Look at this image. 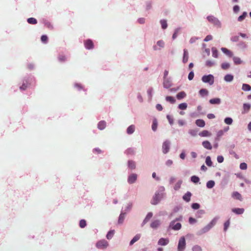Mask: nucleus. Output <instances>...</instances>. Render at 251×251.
<instances>
[{"label":"nucleus","mask_w":251,"mask_h":251,"mask_svg":"<svg viewBox=\"0 0 251 251\" xmlns=\"http://www.w3.org/2000/svg\"><path fill=\"white\" fill-rule=\"evenodd\" d=\"M205 163L206 165L209 166L211 167L212 165V162L211 160V158L210 156H207L205 160Z\"/></svg>","instance_id":"obj_34"},{"label":"nucleus","mask_w":251,"mask_h":251,"mask_svg":"<svg viewBox=\"0 0 251 251\" xmlns=\"http://www.w3.org/2000/svg\"><path fill=\"white\" fill-rule=\"evenodd\" d=\"M182 181L181 180H178L174 186V189L176 191L178 190L181 187Z\"/></svg>","instance_id":"obj_30"},{"label":"nucleus","mask_w":251,"mask_h":251,"mask_svg":"<svg viewBox=\"0 0 251 251\" xmlns=\"http://www.w3.org/2000/svg\"><path fill=\"white\" fill-rule=\"evenodd\" d=\"M162 150L164 153H167L170 150V142L168 141H165L162 146Z\"/></svg>","instance_id":"obj_8"},{"label":"nucleus","mask_w":251,"mask_h":251,"mask_svg":"<svg viewBox=\"0 0 251 251\" xmlns=\"http://www.w3.org/2000/svg\"><path fill=\"white\" fill-rule=\"evenodd\" d=\"M48 39V37L45 35H42L41 38L42 42L44 43H46L47 42Z\"/></svg>","instance_id":"obj_57"},{"label":"nucleus","mask_w":251,"mask_h":251,"mask_svg":"<svg viewBox=\"0 0 251 251\" xmlns=\"http://www.w3.org/2000/svg\"><path fill=\"white\" fill-rule=\"evenodd\" d=\"M169 239L168 238H160L158 241V244L161 246H165L169 244Z\"/></svg>","instance_id":"obj_11"},{"label":"nucleus","mask_w":251,"mask_h":251,"mask_svg":"<svg viewBox=\"0 0 251 251\" xmlns=\"http://www.w3.org/2000/svg\"><path fill=\"white\" fill-rule=\"evenodd\" d=\"M192 250L193 251H201L202 249L200 246L198 245H196L193 247Z\"/></svg>","instance_id":"obj_51"},{"label":"nucleus","mask_w":251,"mask_h":251,"mask_svg":"<svg viewBox=\"0 0 251 251\" xmlns=\"http://www.w3.org/2000/svg\"><path fill=\"white\" fill-rule=\"evenodd\" d=\"M84 45L88 50L93 49L94 48V43L91 39H87L84 41Z\"/></svg>","instance_id":"obj_6"},{"label":"nucleus","mask_w":251,"mask_h":251,"mask_svg":"<svg viewBox=\"0 0 251 251\" xmlns=\"http://www.w3.org/2000/svg\"><path fill=\"white\" fill-rule=\"evenodd\" d=\"M125 217V213H121L120 215V216H119V218L118 223L119 224L123 223V221L124 220Z\"/></svg>","instance_id":"obj_40"},{"label":"nucleus","mask_w":251,"mask_h":251,"mask_svg":"<svg viewBox=\"0 0 251 251\" xmlns=\"http://www.w3.org/2000/svg\"><path fill=\"white\" fill-rule=\"evenodd\" d=\"M135 131V126L134 125H131L128 126L127 128L126 132L128 134H132Z\"/></svg>","instance_id":"obj_26"},{"label":"nucleus","mask_w":251,"mask_h":251,"mask_svg":"<svg viewBox=\"0 0 251 251\" xmlns=\"http://www.w3.org/2000/svg\"><path fill=\"white\" fill-rule=\"evenodd\" d=\"M186 247V241L184 237H180L177 246V251H184Z\"/></svg>","instance_id":"obj_2"},{"label":"nucleus","mask_w":251,"mask_h":251,"mask_svg":"<svg viewBox=\"0 0 251 251\" xmlns=\"http://www.w3.org/2000/svg\"><path fill=\"white\" fill-rule=\"evenodd\" d=\"M196 124L197 126L203 127L205 126V122L202 119H198L196 121Z\"/></svg>","instance_id":"obj_20"},{"label":"nucleus","mask_w":251,"mask_h":251,"mask_svg":"<svg viewBox=\"0 0 251 251\" xmlns=\"http://www.w3.org/2000/svg\"><path fill=\"white\" fill-rule=\"evenodd\" d=\"M27 22L30 24H36L37 23V21L36 19L34 18H29L27 19Z\"/></svg>","instance_id":"obj_38"},{"label":"nucleus","mask_w":251,"mask_h":251,"mask_svg":"<svg viewBox=\"0 0 251 251\" xmlns=\"http://www.w3.org/2000/svg\"><path fill=\"white\" fill-rule=\"evenodd\" d=\"M221 50L229 57H231L232 56V53L231 51L226 48H222Z\"/></svg>","instance_id":"obj_24"},{"label":"nucleus","mask_w":251,"mask_h":251,"mask_svg":"<svg viewBox=\"0 0 251 251\" xmlns=\"http://www.w3.org/2000/svg\"><path fill=\"white\" fill-rule=\"evenodd\" d=\"M199 93L201 96H203L208 94V91L206 89H202L200 90V91H199Z\"/></svg>","instance_id":"obj_49"},{"label":"nucleus","mask_w":251,"mask_h":251,"mask_svg":"<svg viewBox=\"0 0 251 251\" xmlns=\"http://www.w3.org/2000/svg\"><path fill=\"white\" fill-rule=\"evenodd\" d=\"M157 122L155 121H154L153 122L152 125V129L153 131H155L157 129Z\"/></svg>","instance_id":"obj_54"},{"label":"nucleus","mask_w":251,"mask_h":251,"mask_svg":"<svg viewBox=\"0 0 251 251\" xmlns=\"http://www.w3.org/2000/svg\"><path fill=\"white\" fill-rule=\"evenodd\" d=\"M137 175L132 174L128 176V182L130 184L133 183L137 179Z\"/></svg>","instance_id":"obj_12"},{"label":"nucleus","mask_w":251,"mask_h":251,"mask_svg":"<svg viewBox=\"0 0 251 251\" xmlns=\"http://www.w3.org/2000/svg\"><path fill=\"white\" fill-rule=\"evenodd\" d=\"M202 145L205 149L207 150H211L212 148L211 143L208 141H203L202 143Z\"/></svg>","instance_id":"obj_13"},{"label":"nucleus","mask_w":251,"mask_h":251,"mask_svg":"<svg viewBox=\"0 0 251 251\" xmlns=\"http://www.w3.org/2000/svg\"><path fill=\"white\" fill-rule=\"evenodd\" d=\"M58 58L59 61L61 62L65 61L66 59V57L63 55H59L58 57Z\"/></svg>","instance_id":"obj_52"},{"label":"nucleus","mask_w":251,"mask_h":251,"mask_svg":"<svg viewBox=\"0 0 251 251\" xmlns=\"http://www.w3.org/2000/svg\"><path fill=\"white\" fill-rule=\"evenodd\" d=\"M247 13L246 12H244L242 15L240 16L238 18V21H239V22H241L243 20L245 19V18H246V17L247 16Z\"/></svg>","instance_id":"obj_45"},{"label":"nucleus","mask_w":251,"mask_h":251,"mask_svg":"<svg viewBox=\"0 0 251 251\" xmlns=\"http://www.w3.org/2000/svg\"><path fill=\"white\" fill-rule=\"evenodd\" d=\"M206 64L207 66L211 67L214 64V63L211 61L208 60L206 62Z\"/></svg>","instance_id":"obj_63"},{"label":"nucleus","mask_w":251,"mask_h":251,"mask_svg":"<svg viewBox=\"0 0 251 251\" xmlns=\"http://www.w3.org/2000/svg\"><path fill=\"white\" fill-rule=\"evenodd\" d=\"M128 166L129 168L131 169H134L136 167V165L135 162L130 160L128 162Z\"/></svg>","instance_id":"obj_32"},{"label":"nucleus","mask_w":251,"mask_h":251,"mask_svg":"<svg viewBox=\"0 0 251 251\" xmlns=\"http://www.w3.org/2000/svg\"><path fill=\"white\" fill-rule=\"evenodd\" d=\"M186 93L182 91V92H179L177 94L176 98L177 99L180 100V99H182L184 98V97H186Z\"/></svg>","instance_id":"obj_28"},{"label":"nucleus","mask_w":251,"mask_h":251,"mask_svg":"<svg viewBox=\"0 0 251 251\" xmlns=\"http://www.w3.org/2000/svg\"><path fill=\"white\" fill-rule=\"evenodd\" d=\"M163 86L166 88H169L172 86L171 82L168 79H164Z\"/></svg>","instance_id":"obj_21"},{"label":"nucleus","mask_w":251,"mask_h":251,"mask_svg":"<svg viewBox=\"0 0 251 251\" xmlns=\"http://www.w3.org/2000/svg\"><path fill=\"white\" fill-rule=\"evenodd\" d=\"M215 182L213 180H209L206 183V186L208 188H212L214 187Z\"/></svg>","instance_id":"obj_35"},{"label":"nucleus","mask_w":251,"mask_h":251,"mask_svg":"<svg viewBox=\"0 0 251 251\" xmlns=\"http://www.w3.org/2000/svg\"><path fill=\"white\" fill-rule=\"evenodd\" d=\"M211 135V133L206 130H204L199 133V135L201 137H208Z\"/></svg>","instance_id":"obj_22"},{"label":"nucleus","mask_w":251,"mask_h":251,"mask_svg":"<svg viewBox=\"0 0 251 251\" xmlns=\"http://www.w3.org/2000/svg\"><path fill=\"white\" fill-rule=\"evenodd\" d=\"M170 227H171L174 230H179L181 227V225L179 223H176V221H172L170 224Z\"/></svg>","instance_id":"obj_7"},{"label":"nucleus","mask_w":251,"mask_h":251,"mask_svg":"<svg viewBox=\"0 0 251 251\" xmlns=\"http://www.w3.org/2000/svg\"><path fill=\"white\" fill-rule=\"evenodd\" d=\"M218 218H214L207 225L201 229L199 231L200 234H202L208 232L214 226H215L217 222Z\"/></svg>","instance_id":"obj_1"},{"label":"nucleus","mask_w":251,"mask_h":251,"mask_svg":"<svg viewBox=\"0 0 251 251\" xmlns=\"http://www.w3.org/2000/svg\"><path fill=\"white\" fill-rule=\"evenodd\" d=\"M167 118L168 120L169 123L171 125H172L174 123L173 119L169 115L167 116Z\"/></svg>","instance_id":"obj_60"},{"label":"nucleus","mask_w":251,"mask_h":251,"mask_svg":"<svg viewBox=\"0 0 251 251\" xmlns=\"http://www.w3.org/2000/svg\"><path fill=\"white\" fill-rule=\"evenodd\" d=\"M229 224H230V222H229V221L228 220L224 224V230H226L227 228L229 226Z\"/></svg>","instance_id":"obj_59"},{"label":"nucleus","mask_w":251,"mask_h":251,"mask_svg":"<svg viewBox=\"0 0 251 251\" xmlns=\"http://www.w3.org/2000/svg\"><path fill=\"white\" fill-rule=\"evenodd\" d=\"M160 225V221L158 220H154L151 224V227L152 228H157Z\"/></svg>","instance_id":"obj_14"},{"label":"nucleus","mask_w":251,"mask_h":251,"mask_svg":"<svg viewBox=\"0 0 251 251\" xmlns=\"http://www.w3.org/2000/svg\"><path fill=\"white\" fill-rule=\"evenodd\" d=\"M28 82L26 81V82L23 83L22 85L20 87V89L22 90H25L27 87Z\"/></svg>","instance_id":"obj_50"},{"label":"nucleus","mask_w":251,"mask_h":251,"mask_svg":"<svg viewBox=\"0 0 251 251\" xmlns=\"http://www.w3.org/2000/svg\"><path fill=\"white\" fill-rule=\"evenodd\" d=\"M189 55L187 50L186 49L184 50L183 62L185 63L188 60Z\"/></svg>","instance_id":"obj_23"},{"label":"nucleus","mask_w":251,"mask_h":251,"mask_svg":"<svg viewBox=\"0 0 251 251\" xmlns=\"http://www.w3.org/2000/svg\"><path fill=\"white\" fill-rule=\"evenodd\" d=\"M240 168L242 170H246L247 168V165L245 163H242L240 165Z\"/></svg>","instance_id":"obj_53"},{"label":"nucleus","mask_w":251,"mask_h":251,"mask_svg":"<svg viewBox=\"0 0 251 251\" xmlns=\"http://www.w3.org/2000/svg\"><path fill=\"white\" fill-rule=\"evenodd\" d=\"M164 42L163 40H159L157 42L156 45L153 46V49L155 50H160L161 48H164Z\"/></svg>","instance_id":"obj_9"},{"label":"nucleus","mask_w":251,"mask_h":251,"mask_svg":"<svg viewBox=\"0 0 251 251\" xmlns=\"http://www.w3.org/2000/svg\"><path fill=\"white\" fill-rule=\"evenodd\" d=\"M166 100L171 103H174L176 101L175 98L172 96H167L166 97Z\"/></svg>","instance_id":"obj_37"},{"label":"nucleus","mask_w":251,"mask_h":251,"mask_svg":"<svg viewBox=\"0 0 251 251\" xmlns=\"http://www.w3.org/2000/svg\"><path fill=\"white\" fill-rule=\"evenodd\" d=\"M222 68L223 70H227L230 67V64L228 63H223L221 65Z\"/></svg>","instance_id":"obj_46"},{"label":"nucleus","mask_w":251,"mask_h":251,"mask_svg":"<svg viewBox=\"0 0 251 251\" xmlns=\"http://www.w3.org/2000/svg\"><path fill=\"white\" fill-rule=\"evenodd\" d=\"M212 56L215 58H217L218 56V50L214 48H212Z\"/></svg>","instance_id":"obj_44"},{"label":"nucleus","mask_w":251,"mask_h":251,"mask_svg":"<svg viewBox=\"0 0 251 251\" xmlns=\"http://www.w3.org/2000/svg\"><path fill=\"white\" fill-rule=\"evenodd\" d=\"M141 237V234H136L133 239L130 242V245H133L135 242L137 241Z\"/></svg>","instance_id":"obj_25"},{"label":"nucleus","mask_w":251,"mask_h":251,"mask_svg":"<svg viewBox=\"0 0 251 251\" xmlns=\"http://www.w3.org/2000/svg\"><path fill=\"white\" fill-rule=\"evenodd\" d=\"M202 80L205 83H209L210 85H212L214 83V77L212 75H204L202 77Z\"/></svg>","instance_id":"obj_4"},{"label":"nucleus","mask_w":251,"mask_h":251,"mask_svg":"<svg viewBox=\"0 0 251 251\" xmlns=\"http://www.w3.org/2000/svg\"><path fill=\"white\" fill-rule=\"evenodd\" d=\"M114 234V230H110L109 231L107 235H106V237L108 239H110L112 238L113 235Z\"/></svg>","instance_id":"obj_47"},{"label":"nucleus","mask_w":251,"mask_h":251,"mask_svg":"<svg viewBox=\"0 0 251 251\" xmlns=\"http://www.w3.org/2000/svg\"><path fill=\"white\" fill-rule=\"evenodd\" d=\"M86 226V222L84 220H81L79 222V226L84 228Z\"/></svg>","instance_id":"obj_48"},{"label":"nucleus","mask_w":251,"mask_h":251,"mask_svg":"<svg viewBox=\"0 0 251 251\" xmlns=\"http://www.w3.org/2000/svg\"><path fill=\"white\" fill-rule=\"evenodd\" d=\"M194 74L193 73V72H191L189 73V75H188V79L191 80H192L194 78Z\"/></svg>","instance_id":"obj_58"},{"label":"nucleus","mask_w":251,"mask_h":251,"mask_svg":"<svg viewBox=\"0 0 251 251\" xmlns=\"http://www.w3.org/2000/svg\"><path fill=\"white\" fill-rule=\"evenodd\" d=\"M187 107V104L186 103H182L178 105L179 109L181 110H185Z\"/></svg>","instance_id":"obj_43"},{"label":"nucleus","mask_w":251,"mask_h":251,"mask_svg":"<svg viewBox=\"0 0 251 251\" xmlns=\"http://www.w3.org/2000/svg\"><path fill=\"white\" fill-rule=\"evenodd\" d=\"M213 39V37L211 35H208L206 36V37L204 39V42H208L209 41Z\"/></svg>","instance_id":"obj_55"},{"label":"nucleus","mask_w":251,"mask_h":251,"mask_svg":"<svg viewBox=\"0 0 251 251\" xmlns=\"http://www.w3.org/2000/svg\"><path fill=\"white\" fill-rule=\"evenodd\" d=\"M152 217V213L151 212H149L147 215L146 216V218L144 220L143 223H142V226H143L144 225H145Z\"/></svg>","instance_id":"obj_17"},{"label":"nucleus","mask_w":251,"mask_h":251,"mask_svg":"<svg viewBox=\"0 0 251 251\" xmlns=\"http://www.w3.org/2000/svg\"><path fill=\"white\" fill-rule=\"evenodd\" d=\"M191 180L193 182H194L195 183H198L199 181L200 178H199V177H198V176H192L191 177Z\"/></svg>","instance_id":"obj_41"},{"label":"nucleus","mask_w":251,"mask_h":251,"mask_svg":"<svg viewBox=\"0 0 251 251\" xmlns=\"http://www.w3.org/2000/svg\"><path fill=\"white\" fill-rule=\"evenodd\" d=\"M108 245V242L105 240H101L98 241L96 244V246L99 249H105Z\"/></svg>","instance_id":"obj_5"},{"label":"nucleus","mask_w":251,"mask_h":251,"mask_svg":"<svg viewBox=\"0 0 251 251\" xmlns=\"http://www.w3.org/2000/svg\"><path fill=\"white\" fill-rule=\"evenodd\" d=\"M209 102L211 104H219L221 102V100L219 98H215L210 100Z\"/></svg>","instance_id":"obj_29"},{"label":"nucleus","mask_w":251,"mask_h":251,"mask_svg":"<svg viewBox=\"0 0 251 251\" xmlns=\"http://www.w3.org/2000/svg\"><path fill=\"white\" fill-rule=\"evenodd\" d=\"M192 196L191 193L190 192H187L183 196V199L186 202H189L190 201L191 197Z\"/></svg>","instance_id":"obj_19"},{"label":"nucleus","mask_w":251,"mask_h":251,"mask_svg":"<svg viewBox=\"0 0 251 251\" xmlns=\"http://www.w3.org/2000/svg\"><path fill=\"white\" fill-rule=\"evenodd\" d=\"M232 211L236 214H242L244 212V208H235L232 209Z\"/></svg>","instance_id":"obj_15"},{"label":"nucleus","mask_w":251,"mask_h":251,"mask_svg":"<svg viewBox=\"0 0 251 251\" xmlns=\"http://www.w3.org/2000/svg\"><path fill=\"white\" fill-rule=\"evenodd\" d=\"M160 23L161 25L162 28L163 29H166L167 27V21L165 20H161L160 21Z\"/></svg>","instance_id":"obj_39"},{"label":"nucleus","mask_w":251,"mask_h":251,"mask_svg":"<svg viewBox=\"0 0 251 251\" xmlns=\"http://www.w3.org/2000/svg\"><path fill=\"white\" fill-rule=\"evenodd\" d=\"M160 200V197L159 194L158 193L155 194V195L152 198L151 203L152 204L155 205L159 202Z\"/></svg>","instance_id":"obj_10"},{"label":"nucleus","mask_w":251,"mask_h":251,"mask_svg":"<svg viewBox=\"0 0 251 251\" xmlns=\"http://www.w3.org/2000/svg\"><path fill=\"white\" fill-rule=\"evenodd\" d=\"M242 89L245 91H249L251 90V86L247 84H243Z\"/></svg>","instance_id":"obj_31"},{"label":"nucleus","mask_w":251,"mask_h":251,"mask_svg":"<svg viewBox=\"0 0 251 251\" xmlns=\"http://www.w3.org/2000/svg\"><path fill=\"white\" fill-rule=\"evenodd\" d=\"M156 108L159 111H162L163 109L162 105L160 104H157L156 105Z\"/></svg>","instance_id":"obj_62"},{"label":"nucleus","mask_w":251,"mask_h":251,"mask_svg":"<svg viewBox=\"0 0 251 251\" xmlns=\"http://www.w3.org/2000/svg\"><path fill=\"white\" fill-rule=\"evenodd\" d=\"M234 63L236 65H239L242 63V61L240 58L237 57H234L233 58Z\"/></svg>","instance_id":"obj_36"},{"label":"nucleus","mask_w":251,"mask_h":251,"mask_svg":"<svg viewBox=\"0 0 251 251\" xmlns=\"http://www.w3.org/2000/svg\"><path fill=\"white\" fill-rule=\"evenodd\" d=\"M224 122L226 124L230 125L232 124L233 120L232 118L227 117L225 119Z\"/></svg>","instance_id":"obj_42"},{"label":"nucleus","mask_w":251,"mask_h":251,"mask_svg":"<svg viewBox=\"0 0 251 251\" xmlns=\"http://www.w3.org/2000/svg\"><path fill=\"white\" fill-rule=\"evenodd\" d=\"M251 108V105L248 103H244L243 104V109L245 113H246L249 111Z\"/></svg>","instance_id":"obj_33"},{"label":"nucleus","mask_w":251,"mask_h":251,"mask_svg":"<svg viewBox=\"0 0 251 251\" xmlns=\"http://www.w3.org/2000/svg\"><path fill=\"white\" fill-rule=\"evenodd\" d=\"M239 6L238 5H235L234 7H233V11L235 13H237L239 11Z\"/></svg>","instance_id":"obj_64"},{"label":"nucleus","mask_w":251,"mask_h":251,"mask_svg":"<svg viewBox=\"0 0 251 251\" xmlns=\"http://www.w3.org/2000/svg\"><path fill=\"white\" fill-rule=\"evenodd\" d=\"M106 126V123L104 121H100L98 124V127L100 130H102L105 128Z\"/></svg>","instance_id":"obj_18"},{"label":"nucleus","mask_w":251,"mask_h":251,"mask_svg":"<svg viewBox=\"0 0 251 251\" xmlns=\"http://www.w3.org/2000/svg\"><path fill=\"white\" fill-rule=\"evenodd\" d=\"M217 161L219 163H222L224 161V157L222 155L217 157Z\"/></svg>","instance_id":"obj_61"},{"label":"nucleus","mask_w":251,"mask_h":251,"mask_svg":"<svg viewBox=\"0 0 251 251\" xmlns=\"http://www.w3.org/2000/svg\"><path fill=\"white\" fill-rule=\"evenodd\" d=\"M233 79V76L231 75H226L224 77V80L227 82H231Z\"/></svg>","instance_id":"obj_27"},{"label":"nucleus","mask_w":251,"mask_h":251,"mask_svg":"<svg viewBox=\"0 0 251 251\" xmlns=\"http://www.w3.org/2000/svg\"><path fill=\"white\" fill-rule=\"evenodd\" d=\"M200 204L197 203H193L192 205V208L194 209H198L200 208Z\"/></svg>","instance_id":"obj_56"},{"label":"nucleus","mask_w":251,"mask_h":251,"mask_svg":"<svg viewBox=\"0 0 251 251\" xmlns=\"http://www.w3.org/2000/svg\"><path fill=\"white\" fill-rule=\"evenodd\" d=\"M208 21L218 27H221V23L219 20L213 16H208L207 17Z\"/></svg>","instance_id":"obj_3"},{"label":"nucleus","mask_w":251,"mask_h":251,"mask_svg":"<svg viewBox=\"0 0 251 251\" xmlns=\"http://www.w3.org/2000/svg\"><path fill=\"white\" fill-rule=\"evenodd\" d=\"M232 197L234 199H237V200H240V201H242V200L241 195L239 193H238V192H234L232 194Z\"/></svg>","instance_id":"obj_16"}]
</instances>
